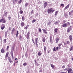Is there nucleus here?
Instances as JSON below:
<instances>
[{
    "mask_svg": "<svg viewBox=\"0 0 73 73\" xmlns=\"http://www.w3.org/2000/svg\"><path fill=\"white\" fill-rule=\"evenodd\" d=\"M21 2H22V0H20L18 1V3L19 4H21Z\"/></svg>",
    "mask_w": 73,
    "mask_h": 73,
    "instance_id": "38",
    "label": "nucleus"
},
{
    "mask_svg": "<svg viewBox=\"0 0 73 73\" xmlns=\"http://www.w3.org/2000/svg\"><path fill=\"white\" fill-rule=\"evenodd\" d=\"M15 65H16V63H15L14 64V66H15Z\"/></svg>",
    "mask_w": 73,
    "mask_h": 73,
    "instance_id": "62",
    "label": "nucleus"
},
{
    "mask_svg": "<svg viewBox=\"0 0 73 73\" xmlns=\"http://www.w3.org/2000/svg\"><path fill=\"white\" fill-rule=\"evenodd\" d=\"M63 22H64V23H65L66 22V21L65 20L63 21Z\"/></svg>",
    "mask_w": 73,
    "mask_h": 73,
    "instance_id": "58",
    "label": "nucleus"
},
{
    "mask_svg": "<svg viewBox=\"0 0 73 73\" xmlns=\"http://www.w3.org/2000/svg\"><path fill=\"white\" fill-rule=\"evenodd\" d=\"M8 14V12L6 11H5L4 13V14L3 15L4 16H7V15Z\"/></svg>",
    "mask_w": 73,
    "mask_h": 73,
    "instance_id": "8",
    "label": "nucleus"
},
{
    "mask_svg": "<svg viewBox=\"0 0 73 73\" xmlns=\"http://www.w3.org/2000/svg\"><path fill=\"white\" fill-rule=\"evenodd\" d=\"M12 31V32H11V33L12 34H13V32L14 31H15V28H13V30H11Z\"/></svg>",
    "mask_w": 73,
    "mask_h": 73,
    "instance_id": "22",
    "label": "nucleus"
},
{
    "mask_svg": "<svg viewBox=\"0 0 73 73\" xmlns=\"http://www.w3.org/2000/svg\"><path fill=\"white\" fill-rule=\"evenodd\" d=\"M46 5H47V2L44 3V8H45V7H46Z\"/></svg>",
    "mask_w": 73,
    "mask_h": 73,
    "instance_id": "13",
    "label": "nucleus"
},
{
    "mask_svg": "<svg viewBox=\"0 0 73 73\" xmlns=\"http://www.w3.org/2000/svg\"><path fill=\"white\" fill-rule=\"evenodd\" d=\"M9 31H11V27H9Z\"/></svg>",
    "mask_w": 73,
    "mask_h": 73,
    "instance_id": "57",
    "label": "nucleus"
},
{
    "mask_svg": "<svg viewBox=\"0 0 73 73\" xmlns=\"http://www.w3.org/2000/svg\"><path fill=\"white\" fill-rule=\"evenodd\" d=\"M69 4H68V5L66 6L64 8L65 9H68V8H69Z\"/></svg>",
    "mask_w": 73,
    "mask_h": 73,
    "instance_id": "15",
    "label": "nucleus"
},
{
    "mask_svg": "<svg viewBox=\"0 0 73 73\" xmlns=\"http://www.w3.org/2000/svg\"><path fill=\"white\" fill-rule=\"evenodd\" d=\"M42 72V70H40V71H39V72L40 73H41V72Z\"/></svg>",
    "mask_w": 73,
    "mask_h": 73,
    "instance_id": "55",
    "label": "nucleus"
},
{
    "mask_svg": "<svg viewBox=\"0 0 73 73\" xmlns=\"http://www.w3.org/2000/svg\"><path fill=\"white\" fill-rule=\"evenodd\" d=\"M1 28L2 30H3L5 28V25L4 24H2Z\"/></svg>",
    "mask_w": 73,
    "mask_h": 73,
    "instance_id": "4",
    "label": "nucleus"
},
{
    "mask_svg": "<svg viewBox=\"0 0 73 73\" xmlns=\"http://www.w3.org/2000/svg\"><path fill=\"white\" fill-rule=\"evenodd\" d=\"M66 42L67 43V44H69V42L68 41H67Z\"/></svg>",
    "mask_w": 73,
    "mask_h": 73,
    "instance_id": "50",
    "label": "nucleus"
},
{
    "mask_svg": "<svg viewBox=\"0 0 73 73\" xmlns=\"http://www.w3.org/2000/svg\"><path fill=\"white\" fill-rule=\"evenodd\" d=\"M56 50V48L55 47H54L53 49V51L54 52H55Z\"/></svg>",
    "mask_w": 73,
    "mask_h": 73,
    "instance_id": "45",
    "label": "nucleus"
},
{
    "mask_svg": "<svg viewBox=\"0 0 73 73\" xmlns=\"http://www.w3.org/2000/svg\"><path fill=\"white\" fill-rule=\"evenodd\" d=\"M54 11V10H53L52 8L49 9H48L47 11L48 13H51V12H52V13H53V12Z\"/></svg>",
    "mask_w": 73,
    "mask_h": 73,
    "instance_id": "1",
    "label": "nucleus"
},
{
    "mask_svg": "<svg viewBox=\"0 0 73 73\" xmlns=\"http://www.w3.org/2000/svg\"><path fill=\"white\" fill-rule=\"evenodd\" d=\"M18 35H19V32H18V31H17L16 34V37L17 38V37H18Z\"/></svg>",
    "mask_w": 73,
    "mask_h": 73,
    "instance_id": "30",
    "label": "nucleus"
},
{
    "mask_svg": "<svg viewBox=\"0 0 73 73\" xmlns=\"http://www.w3.org/2000/svg\"><path fill=\"white\" fill-rule=\"evenodd\" d=\"M22 38V37L21 36V35H20V36L19 37V39L21 40V38Z\"/></svg>",
    "mask_w": 73,
    "mask_h": 73,
    "instance_id": "42",
    "label": "nucleus"
},
{
    "mask_svg": "<svg viewBox=\"0 0 73 73\" xmlns=\"http://www.w3.org/2000/svg\"><path fill=\"white\" fill-rule=\"evenodd\" d=\"M25 29H27L28 28V26H27L25 28Z\"/></svg>",
    "mask_w": 73,
    "mask_h": 73,
    "instance_id": "56",
    "label": "nucleus"
},
{
    "mask_svg": "<svg viewBox=\"0 0 73 73\" xmlns=\"http://www.w3.org/2000/svg\"><path fill=\"white\" fill-rule=\"evenodd\" d=\"M58 48H59L58 47H56V50H58Z\"/></svg>",
    "mask_w": 73,
    "mask_h": 73,
    "instance_id": "60",
    "label": "nucleus"
},
{
    "mask_svg": "<svg viewBox=\"0 0 73 73\" xmlns=\"http://www.w3.org/2000/svg\"><path fill=\"white\" fill-rule=\"evenodd\" d=\"M50 65L52 69H54V66L53 65L51 64Z\"/></svg>",
    "mask_w": 73,
    "mask_h": 73,
    "instance_id": "26",
    "label": "nucleus"
},
{
    "mask_svg": "<svg viewBox=\"0 0 73 73\" xmlns=\"http://www.w3.org/2000/svg\"><path fill=\"white\" fill-rule=\"evenodd\" d=\"M32 41L33 43H34V42H35V41L33 40V39H32Z\"/></svg>",
    "mask_w": 73,
    "mask_h": 73,
    "instance_id": "59",
    "label": "nucleus"
},
{
    "mask_svg": "<svg viewBox=\"0 0 73 73\" xmlns=\"http://www.w3.org/2000/svg\"><path fill=\"white\" fill-rule=\"evenodd\" d=\"M11 56H12V59H13V51H11Z\"/></svg>",
    "mask_w": 73,
    "mask_h": 73,
    "instance_id": "10",
    "label": "nucleus"
},
{
    "mask_svg": "<svg viewBox=\"0 0 73 73\" xmlns=\"http://www.w3.org/2000/svg\"><path fill=\"white\" fill-rule=\"evenodd\" d=\"M60 5L61 6V7H64V5L62 3L61 4H60Z\"/></svg>",
    "mask_w": 73,
    "mask_h": 73,
    "instance_id": "43",
    "label": "nucleus"
},
{
    "mask_svg": "<svg viewBox=\"0 0 73 73\" xmlns=\"http://www.w3.org/2000/svg\"><path fill=\"white\" fill-rule=\"evenodd\" d=\"M24 66H26L27 65V63L26 62H25L23 64Z\"/></svg>",
    "mask_w": 73,
    "mask_h": 73,
    "instance_id": "41",
    "label": "nucleus"
},
{
    "mask_svg": "<svg viewBox=\"0 0 73 73\" xmlns=\"http://www.w3.org/2000/svg\"><path fill=\"white\" fill-rule=\"evenodd\" d=\"M8 54H9V52H7L6 53V55H5V58L6 60H7V57L8 56Z\"/></svg>",
    "mask_w": 73,
    "mask_h": 73,
    "instance_id": "5",
    "label": "nucleus"
},
{
    "mask_svg": "<svg viewBox=\"0 0 73 73\" xmlns=\"http://www.w3.org/2000/svg\"><path fill=\"white\" fill-rule=\"evenodd\" d=\"M66 24L68 25H70V23L69 22H67Z\"/></svg>",
    "mask_w": 73,
    "mask_h": 73,
    "instance_id": "44",
    "label": "nucleus"
},
{
    "mask_svg": "<svg viewBox=\"0 0 73 73\" xmlns=\"http://www.w3.org/2000/svg\"><path fill=\"white\" fill-rule=\"evenodd\" d=\"M44 51H46V46H44Z\"/></svg>",
    "mask_w": 73,
    "mask_h": 73,
    "instance_id": "33",
    "label": "nucleus"
},
{
    "mask_svg": "<svg viewBox=\"0 0 73 73\" xmlns=\"http://www.w3.org/2000/svg\"><path fill=\"white\" fill-rule=\"evenodd\" d=\"M28 5V3H26L25 5V7H27Z\"/></svg>",
    "mask_w": 73,
    "mask_h": 73,
    "instance_id": "23",
    "label": "nucleus"
},
{
    "mask_svg": "<svg viewBox=\"0 0 73 73\" xmlns=\"http://www.w3.org/2000/svg\"><path fill=\"white\" fill-rule=\"evenodd\" d=\"M50 39H52V36H50Z\"/></svg>",
    "mask_w": 73,
    "mask_h": 73,
    "instance_id": "46",
    "label": "nucleus"
},
{
    "mask_svg": "<svg viewBox=\"0 0 73 73\" xmlns=\"http://www.w3.org/2000/svg\"><path fill=\"white\" fill-rule=\"evenodd\" d=\"M28 54H27V53H26V54H25V56H26V57H27V56H28Z\"/></svg>",
    "mask_w": 73,
    "mask_h": 73,
    "instance_id": "47",
    "label": "nucleus"
},
{
    "mask_svg": "<svg viewBox=\"0 0 73 73\" xmlns=\"http://www.w3.org/2000/svg\"><path fill=\"white\" fill-rule=\"evenodd\" d=\"M29 32H28V33L27 34V39H28V38H29Z\"/></svg>",
    "mask_w": 73,
    "mask_h": 73,
    "instance_id": "25",
    "label": "nucleus"
},
{
    "mask_svg": "<svg viewBox=\"0 0 73 73\" xmlns=\"http://www.w3.org/2000/svg\"><path fill=\"white\" fill-rule=\"evenodd\" d=\"M60 73H64V72H61Z\"/></svg>",
    "mask_w": 73,
    "mask_h": 73,
    "instance_id": "63",
    "label": "nucleus"
},
{
    "mask_svg": "<svg viewBox=\"0 0 73 73\" xmlns=\"http://www.w3.org/2000/svg\"><path fill=\"white\" fill-rule=\"evenodd\" d=\"M71 12H72V13H73V9L72 10V11H71Z\"/></svg>",
    "mask_w": 73,
    "mask_h": 73,
    "instance_id": "61",
    "label": "nucleus"
},
{
    "mask_svg": "<svg viewBox=\"0 0 73 73\" xmlns=\"http://www.w3.org/2000/svg\"><path fill=\"white\" fill-rule=\"evenodd\" d=\"M58 40H59V38H56V43H57L58 42Z\"/></svg>",
    "mask_w": 73,
    "mask_h": 73,
    "instance_id": "21",
    "label": "nucleus"
},
{
    "mask_svg": "<svg viewBox=\"0 0 73 73\" xmlns=\"http://www.w3.org/2000/svg\"><path fill=\"white\" fill-rule=\"evenodd\" d=\"M35 63L36 65V66H39L40 65V64L38 63L36 61H35Z\"/></svg>",
    "mask_w": 73,
    "mask_h": 73,
    "instance_id": "16",
    "label": "nucleus"
},
{
    "mask_svg": "<svg viewBox=\"0 0 73 73\" xmlns=\"http://www.w3.org/2000/svg\"><path fill=\"white\" fill-rule=\"evenodd\" d=\"M73 46H72L70 48V51H72L73 50Z\"/></svg>",
    "mask_w": 73,
    "mask_h": 73,
    "instance_id": "27",
    "label": "nucleus"
},
{
    "mask_svg": "<svg viewBox=\"0 0 73 73\" xmlns=\"http://www.w3.org/2000/svg\"><path fill=\"white\" fill-rule=\"evenodd\" d=\"M22 19L23 21H24V20H25V17H24L23 16L22 17Z\"/></svg>",
    "mask_w": 73,
    "mask_h": 73,
    "instance_id": "31",
    "label": "nucleus"
},
{
    "mask_svg": "<svg viewBox=\"0 0 73 73\" xmlns=\"http://www.w3.org/2000/svg\"><path fill=\"white\" fill-rule=\"evenodd\" d=\"M62 44H58V45L59 46V49H60V48H61V46L62 45Z\"/></svg>",
    "mask_w": 73,
    "mask_h": 73,
    "instance_id": "28",
    "label": "nucleus"
},
{
    "mask_svg": "<svg viewBox=\"0 0 73 73\" xmlns=\"http://www.w3.org/2000/svg\"><path fill=\"white\" fill-rule=\"evenodd\" d=\"M57 31H58V29H54V31H55L56 33H57Z\"/></svg>",
    "mask_w": 73,
    "mask_h": 73,
    "instance_id": "29",
    "label": "nucleus"
},
{
    "mask_svg": "<svg viewBox=\"0 0 73 73\" xmlns=\"http://www.w3.org/2000/svg\"><path fill=\"white\" fill-rule=\"evenodd\" d=\"M3 19H4L2 18L1 19H0V23H2V22H3Z\"/></svg>",
    "mask_w": 73,
    "mask_h": 73,
    "instance_id": "37",
    "label": "nucleus"
},
{
    "mask_svg": "<svg viewBox=\"0 0 73 73\" xmlns=\"http://www.w3.org/2000/svg\"><path fill=\"white\" fill-rule=\"evenodd\" d=\"M50 24H51V22H50V21H49L48 23V25H50Z\"/></svg>",
    "mask_w": 73,
    "mask_h": 73,
    "instance_id": "36",
    "label": "nucleus"
},
{
    "mask_svg": "<svg viewBox=\"0 0 73 73\" xmlns=\"http://www.w3.org/2000/svg\"><path fill=\"white\" fill-rule=\"evenodd\" d=\"M42 54V53H41V51H39L38 53V54L39 56H41V54Z\"/></svg>",
    "mask_w": 73,
    "mask_h": 73,
    "instance_id": "9",
    "label": "nucleus"
},
{
    "mask_svg": "<svg viewBox=\"0 0 73 73\" xmlns=\"http://www.w3.org/2000/svg\"><path fill=\"white\" fill-rule=\"evenodd\" d=\"M38 40V38H35V42L36 44V46L37 47L38 46V44H37V43H38V42L37 41Z\"/></svg>",
    "mask_w": 73,
    "mask_h": 73,
    "instance_id": "2",
    "label": "nucleus"
},
{
    "mask_svg": "<svg viewBox=\"0 0 73 73\" xmlns=\"http://www.w3.org/2000/svg\"><path fill=\"white\" fill-rule=\"evenodd\" d=\"M8 60H9V62H10V63H11L12 62V60L11 58H10V57H8Z\"/></svg>",
    "mask_w": 73,
    "mask_h": 73,
    "instance_id": "12",
    "label": "nucleus"
},
{
    "mask_svg": "<svg viewBox=\"0 0 73 73\" xmlns=\"http://www.w3.org/2000/svg\"><path fill=\"white\" fill-rule=\"evenodd\" d=\"M19 13L20 14H23V11L22 10H21L19 12Z\"/></svg>",
    "mask_w": 73,
    "mask_h": 73,
    "instance_id": "34",
    "label": "nucleus"
},
{
    "mask_svg": "<svg viewBox=\"0 0 73 73\" xmlns=\"http://www.w3.org/2000/svg\"><path fill=\"white\" fill-rule=\"evenodd\" d=\"M43 31V33L45 34H47L48 33V32H47V31L45 29H42Z\"/></svg>",
    "mask_w": 73,
    "mask_h": 73,
    "instance_id": "6",
    "label": "nucleus"
},
{
    "mask_svg": "<svg viewBox=\"0 0 73 73\" xmlns=\"http://www.w3.org/2000/svg\"><path fill=\"white\" fill-rule=\"evenodd\" d=\"M1 52L2 53H4L5 52V51L4 50V49L2 48L1 50Z\"/></svg>",
    "mask_w": 73,
    "mask_h": 73,
    "instance_id": "17",
    "label": "nucleus"
},
{
    "mask_svg": "<svg viewBox=\"0 0 73 73\" xmlns=\"http://www.w3.org/2000/svg\"><path fill=\"white\" fill-rule=\"evenodd\" d=\"M67 71H68V73H70V72L72 71V69L71 68H68Z\"/></svg>",
    "mask_w": 73,
    "mask_h": 73,
    "instance_id": "7",
    "label": "nucleus"
},
{
    "mask_svg": "<svg viewBox=\"0 0 73 73\" xmlns=\"http://www.w3.org/2000/svg\"><path fill=\"white\" fill-rule=\"evenodd\" d=\"M21 26L22 27H23L24 26V22H22V23H21Z\"/></svg>",
    "mask_w": 73,
    "mask_h": 73,
    "instance_id": "20",
    "label": "nucleus"
},
{
    "mask_svg": "<svg viewBox=\"0 0 73 73\" xmlns=\"http://www.w3.org/2000/svg\"><path fill=\"white\" fill-rule=\"evenodd\" d=\"M72 30V27L70 26V27H68V29L67 30V32H69L70 31Z\"/></svg>",
    "mask_w": 73,
    "mask_h": 73,
    "instance_id": "3",
    "label": "nucleus"
},
{
    "mask_svg": "<svg viewBox=\"0 0 73 73\" xmlns=\"http://www.w3.org/2000/svg\"><path fill=\"white\" fill-rule=\"evenodd\" d=\"M69 14L70 16H72V15H73V13L71 12V11H70L69 12Z\"/></svg>",
    "mask_w": 73,
    "mask_h": 73,
    "instance_id": "24",
    "label": "nucleus"
},
{
    "mask_svg": "<svg viewBox=\"0 0 73 73\" xmlns=\"http://www.w3.org/2000/svg\"><path fill=\"white\" fill-rule=\"evenodd\" d=\"M46 39H45V37H44L43 39L42 40V41H43V42H45V41Z\"/></svg>",
    "mask_w": 73,
    "mask_h": 73,
    "instance_id": "14",
    "label": "nucleus"
},
{
    "mask_svg": "<svg viewBox=\"0 0 73 73\" xmlns=\"http://www.w3.org/2000/svg\"><path fill=\"white\" fill-rule=\"evenodd\" d=\"M58 13V11H56L55 12V16H57V14Z\"/></svg>",
    "mask_w": 73,
    "mask_h": 73,
    "instance_id": "32",
    "label": "nucleus"
},
{
    "mask_svg": "<svg viewBox=\"0 0 73 73\" xmlns=\"http://www.w3.org/2000/svg\"><path fill=\"white\" fill-rule=\"evenodd\" d=\"M39 31L40 32H41V29H39Z\"/></svg>",
    "mask_w": 73,
    "mask_h": 73,
    "instance_id": "48",
    "label": "nucleus"
},
{
    "mask_svg": "<svg viewBox=\"0 0 73 73\" xmlns=\"http://www.w3.org/2000/svg\"><path fill=\"white\" fill-rule=\"evenodd\" d=\"M70 73H73V72L72 71L71 72H70Z\"/></svg>",
    "mask_w": 73,
    "mask_h": 73,
    "instance_id": "64",
    "label": "nucleus"
},
{
    "mask_svg": "<svg viewBox=\"0 0 73 73\" xmlns=\"http://www.w3.org/2000/svg\"><path fill=\"white\" fill-rule=\"evenodd\" d=\"M59 23V21H56L54 23V24H55V25H57V24H58Z\"/></svg>",
    "mask_w": 73,
    "mask_h": 73,
    "instance_id": "19",
    "label": "nucleus"
},
{
    "mask_svg": "<svg viewBox=\"0 0 73 73\" xmlns=\"http://www.w3.org/2000/svg\"><path fill=\"white\" fill-rule=\"evenodd\" d=\"M62 26L64 28H66L67 27V24L66 23H64Z\"/></svg>",
    "mask_w": 73,
    "mask_h": 73,
    "instance_id": "11",
    "label": "nucleus"
},
{
    "mask_svg": "<svg viewBox=\"0 0 73 73\" xmlns=\"http://www.w3.org/2000/svg\"><path fill=\"white\" fill-rule=\"evenodd\" d=\"M31 13H33V10H32L31 12Z\"/></svg>",
    "mask_w": 73,
    "mask_h": 73,
    "instance_id": "54",
    "label": "nucleus"
},
{
    "mask_svg": "<svg viewBox=\"0 0 73 73\" xmlns=\"http://www.w3.org/2000/svg\"><path fill=\"white\" fill-rule=\"evenodd\" d=\"M36 21V20L35 19H34L32 21V23H35V21Z\"/></svg>",
    "mask_w": 73,
    "mask_h": 73,
    "instance_id": "35",
    "label": "nucleus"
},
{
    "mask_svg": "<svg viewBox=\"0 0 73 73\" xmlns=\"http://www.w3.org/2000/svg\"><path fill=\"white\" fill-rule=\"evenodd\" d=\"M69 39L70 40V41H72V36L71 35L69 36Z\"/></svg>",
    "mask_w": 73,
    "mask_h": 73,
    "instance_id": "18",
    "label": "nucleus"
},
{
    "mask_svg": "<svg viewBox=\"0 0 73 73\" xmlns=\"http://www.w3.org/2000/svg\"><path fill=\"white\" fill-rule=\"evenodd\" d=\"M11 17H8V19L9 20H11Z\"/></svg>",
    "mask_w": 73,
    "mask_h": 73,
    "instance_id": "52",
    "label": "nucleus"
},
{
    "mask_svg": "<svg viewBox=\"0 0 73 73\" xmlns=\"http://www.w3.org/2000/svg\"><path fill=\"white\" fill-rule=\"evenodd\" d=\"M9 46H8L7 47V50H8V48H9Z\"/></svg>",
    "mask_w": 73,
    "mask_h": 73,
    "instance_id": "51",
    "label": "nucleus"
},
{
    "mask_svg": "<svg viewBox=\"0 0 73 73\" xmlns=\"http://www.w3.org/2000/svg\"><path fill=\"white\" fill-rule=\"evenodd\" d=\"M6 22V21H5V20L4 19H3V23H5Z\"/></svg>",
    "mask_w": 73,
    "mask_h": 73,
    "instance_id": "39",
    "label": "nucleus"
},
{
    "mask_svg": "<svg viewBox=\"0 0 73 73\" xmlns=\"http://www.w3.org/2000/svg\"><path fill=\"white\" fill-rule=\"evenodd\" d=\"M50 41L51 42H52V39H50Z\"/></svg>",
    "mask_w": 73,
    "mask_h": 73,
    "instance_id": "49",
    "label": "nucleus"
},
{
    "mask_svg": "<svg viewBox=\"0 0 73 73\" xmlns=\"http://www.w3.org/2000/svg\"><path fill=\"white\" fill-rule=\"evenodd\" d=\"M7 40H6V39H5L3 40V41L4 42V43H5V44H6V41Z\"/></svg>",
    "mask_w": 73,
    "mask_h": 73,
    "instance_id": "40",
    "label": "nucleus"
},
{
    "mask_svg": "<svg viewBox=\"0 0 73 73\" xmlns=\"http://www.w3.org/2000/svg\"><path fill=\"white\" fill-rule=\"evenodd\" d=\"M65 66H63L62 67V68L64 69L65 68Z\"/></svg>",
    "mask_w": 73,
    "mask_h": 73,
    "instance_id": "53",
    "label": "nucleus"
}]
</instances>
